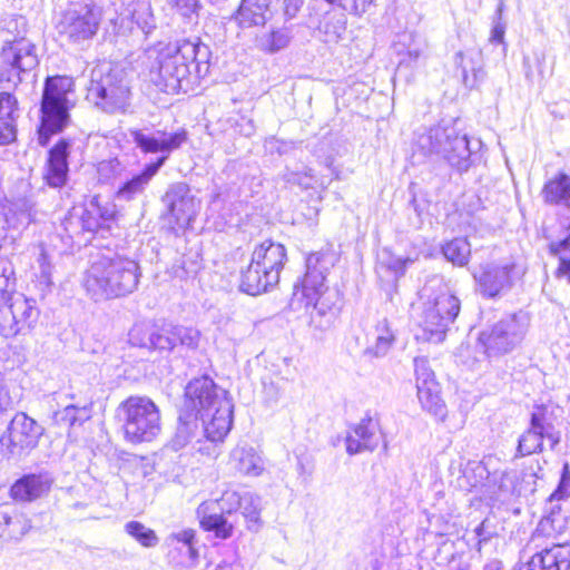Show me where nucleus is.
<instances>
[{"label":"nucleus","mask_w":570,"mask_h":570,"mask_svg":"<svg viewBox=\"0 0 570 570\" xmlns=\"http://www.w3.org/2000/svg\"><path fill=\"white\" fill-rule=\"evenodd\" d=\"M179 424L173 446L181 448L202 428L212 442L222 441L230 431L233 404L226 391L207 376L188 383L179 413Z\"/></svg>","instance_id":"1"},{"label":"nucleus","mask_w":570,"mask_h":570,"mask_svg":"<svg viewBox=\"0 0 570 570\" xmlns=\"http://www.w3.org/2000/svg\"><path fill=\"white\" fill-rule=\"evenodd\" d=\"M140 275L136 261L120 255L102 256L85 272L82 285L95 302H101L132 293Z\"/></svg>","instance_id":"2"},{"label":"nucleus","mask_w":570,"mask_h":570,"mask_svg":"<svg viewBox=\"0 0 570 570\" xmlns=\"http://www.w3.org/2000/svg\"><path fill=\"white\" fill-rule=\"evenodd\" d=\"M209 49L198 38L168 45L158 57L157 86L166 92H177L193 72L200 77L208 70Z\"/></svg>","instance_id":"3"},{"label":"nucleus","mask_w":570,"mask_h":570,"mask_svg":"<svg viewBox=\"0 0 570 570\" xmlns=\"http://www.w3.org/2000/svg\"><path fill=\"white\" fill-rule=\"evenodd\" d=\"M422 297L424 301L417 316L421 332L416 337L431 343H442L460 313V299L441 282L436 288L426 285Z\"/></svg>","instance_id":"4"},{"label":"nucleus","mask_w":570,"mask_h":570,"mask_svg":"<svg viewBox=\"0 0 570 570\" xmlns=\"http://www.w3.org/2000/svg\"><path fill=\"white\" fill-rule=\"evenodd\" d=\"M336 262V253L330 247L308 254L304 277L293 287L292 307L313 306L320 314L326 313L330 307L322 299L327 289L325 281Z\"/></svg>","instance_id":"5"},{"label":"nucleus","mask_w":570,"mask_h":570,"mask_svg":"<svg viewBox=\"0 0 570 570\" xmlns=\"http://www.w3.org/2000/svg\"><path fill=\"white\" fill-rule=\"evenodd\" d=\"M0 266V335L13 337L30 331L37 323L39 311L36 302L16 292V282Z\"/></svg>","instance_id":"6"},{"label":"nucleus","mask_w":570,"mask_h":570,"mask_svg":"<svg viewBox=\"0 0 570 570\" xmlns=\"http://www.w3.org/2000/svg\"><path fill=\"white\" fill-rule=\"evenodd\" d=\"M73 91V81L69 77H48L45 81L41 99V124L38 142L47 146L50 136L58 134L69 122V110L73 107L69 95Z\"/></svg>","instance_id":"7"},{"label":"nucleus","mask_w":570,"mask_h":570,"mask_svg":"<svg viewBox=\"0 0 570 570\" xmlns=\"http://www.w3.org/2000/svg\"><path fill=\"white\" fill-rule=\"evenodd\" d=\"M417 146L424 154L441 156L460 171H466L471 166L470 140L454 124L442 121L431 127L417 137Z\"/></svg>","instance_id":"8"},{"label":"nucleus","mask_w":570,"mask_h":570,"mask_svg":"<svg viewBox=\"0 0 570 570\" xmlns=\"http://www.w3.org/2000/svg\"><path fill=\"white\" fill-rule=\"evenodd\" d=\"M130 90L124 71L102 62L91 70L87 99L106 112L126 111Z\"/></svg>","instance_id":"9"},{"label":"nucleus","mask_w":570,"mask_h":570,"mask_svg":"<svg viewBox=\"0 0 570 570\" xmlns=\"http://www.w3.org/2000/svg\"><path fill=\"white\" fill-rule=\"evenodd\" d=\"M102 9L91 0L70 2L58 16L57 32L73 46L90 42L98 33Z\"/></svg>","instance_id":"10"},{"label":"nucleus","mask_w":570,"mask_h":570,"mask_svg":"<svg viewBox=\"0 0 570 570\" xmlns=\"http://www.w3.org/2000/svg\"><path fill=\"white\" fill-rule=\"evenodd\" d=\"M125 439L131 443L153 441L161 430L158 406L147 396H129L119 405Z\"/></svg>","instance_id":"11"},{"label":"nucleus","mask_w":570,"mask_h":570,"mask_svg":"<svg viewBox=\"0 0 570 570\" xmlns=\"http://www.w3.org/2000/svg\"><path fill=\"white\" fill-rule=\"evenodd\" d=\"M530 326V316L519 311L497 322L490 330L482 331L479 344L489 357L513 351L524 338Z\"/></svg>","instance_id":"12"},{"label":"nucleus","mask_w":570,"mask_h":570,"mask_svg":"<svg viewBox=\"0 0 570 570\" xmlns=\"http://www.w3.org/2000/svg\"><path fill=\"white\" fill-rule=\"evenodd\" d=\"M43 428L26 413H17L0 436V452L4 460H17L35 449Z\"/></svg>","instance_id":"13"},{"label":"nucleus","mask_w":570,"mask_h":570,"mask_svg":"<svg viewBox=\"0 0 570 570\" xmlns=\"http://www.w3.org/2000/svg\"><path fill=\"white\" fill-rule=\"evenodd\" d=\"M39 63L36 46L21 37L6 41L0 52V82L17 86Z\"/></svg>","instance_id":"14"},{"label":"nucleus","mask_w":570,"mask_h":570,"mask_svg":"<svg viewBox=\"0 0 570 570\" xmlns=\"http://www.w3.org/2000/svg\"><path fill=\"white\" fill-rule=\"evenodd\" d=\"M523 274L522 268L512 259L481 264L473 276L484 297H495L508 292Z\"/></svg>","instance_id":"15"},{"label":"nucleus","mask_w":570,"mask_h":570,"mask_svg":"<svg viewBox=\"0 0 570 570\" xmlns=\"http://www.w3.org/2000/svg\"><path fill=\"white\" fill-rule=\"evenodd\" d=\"M417 399L423 407L434 416H445V404L441 399L440 385L435 380L429 360L424 356L414 358Z\"/></svg>","instance_id":"16"},{"label":"nucleus","mask_w":570,"mask_h":570,"mask_svg":"<svg viewBox=\"0 0 570 570\" xmlns=\"http://www.w3.org/2000/svg\"><path fill=\"white\" fill-rule=\"evenodd\" d=\"M196 531L183 529L166 537L163 548L168 563L176 569H194L198 564Z\"/></svg>","instance_id":"17"},{"label":"nucleus","mask_w":570,"mask_h":570,"mask_svg":"<svg viewBox=\"0 0 570 570\" xmlns=\"http://www.w3.org/2000/svg\"><path fill=\"white\" fill-rule=\"evenodd\" d=\"M383 443V434L379 420L366 413L357 424L353 425L345 439L348 454L373 452Z\"/></svg>","instance_id":"18"},{"label":"nucleus","mask_w":570,"mask_h":570,"mask_svg":"<svg viewBox=\"0 0 570 570\" xmlns=\"http://www.w3.org/2000/svg\"><path fill=\"white\" fill-rule=\"evenodd\" d=\"M170 219L178 227H185L195 217L197 202L185 183L171 185L163 198Z\"/></svg>","instance_id":"19"},{"label":"nucleus","mask_w":570,"mask_h":570,"mask_svg":"<svg viewBox=\"0 0 570 570\" xmlns=\"http://www.w3.org/2000/svg\"><path fill=\"white\" fill-rule=\"evenodd\" d=\"M128 132L135 145L142 153H161L163 156L167 157L173 150L178 149L187 138L186 132L184 130L167 134L163 130L146 132L145 130L132 128L129 129Z\"/></svg>","instance_id":"20"},{"label":"nucleus","mask_w":570,"mask_h":570,"mask_svg":"<svg viewBox=\"0 0 570 570\" xmlns=\"http://www.w3.org/2000/svg\"><path fill=\"white\" fill-rule=\"evenodd\" d=\"M252 261L267 272L271 281L279 282V274L286 261V249L279 243L265 240L255 248Z\"/></svg>","instance_id":"21"},{"label":"nucleus","mask_w":570,"mask_h":570,"mask_svg":"<svg viewBox=\"0 0 570 570\" xmlns=\"http://www.w3.org/2000/svg\"><path fill=\"white\" fill-rule=\"evenodd\" d=\"M70 146L71 141L62 138L49 150L45 179L51 187H61L67 181Z\"/></svg>","instance_id":"22"},{"label":"nucleus","mask_w":570,"mask_h":570,"mask_svg":"<svg viewBox=\"0 0 570 570\" xmlns=\"http://www.w3.org/2000/svg\"><path fill=\"white\" fill-rule=\"evenodd\" d=\"M52 482L48 473L27 474L11 485L10 495L16 501L31 502L49 492Z\"/></svg>","instance_id":"23"},{"label":"nucleus","mask_w":570,"mask_h":570,"mask_svg":"<svg viewBox=\"0 0 570 570\" xmlns=\"http://www.w3.org/2000/svg\"><path fill=\"white\" fill-rule=\"evenodd\" d=\"M166 160L167 156H160L156 161L147 164L141 173L122 183L115 194L116 199L130 202L140 196Z\"/></svg>","instance_id":"24"},{"label":"nucleus","mask_w":570,"mask_h":570,"mask_svg":"<svg viewBox=\"0 0 570 570\" xmlns=\"http://www.w3.org/2000/svg\"><path fill=\"white\" fill-rule=\"evenodd\" d=\"M196 515L203 530L214 532L216 538L228 539L233 535L234 525L226 519L225 514L217 511L215 501H203Z\"/></svg>","instance_id":"25"},{"label":"nucleus","mask_w":570,"mask_h":570,"mask_svg":"<svg viewBox=\"0 0 570 570\" xmlns=\"http://www.w3.org/2000/svg\"><path fill=\"white\" fill-rule=\"evenodd\" d=\"M570 544H553L533 554L527 570H569Z\"/></svg>","instance_id":"26"},{"label":"nucleus","mask_w":570,"mask_h":570,"mask_svg":"<svg viewBox=\"0 0 570 570\" xmlns=\"http://www.w3.org/2000/svg\"><path fill=\"white\" fill-rule=\"evenodd\" d=\"M560 407L553 404L537 405L531 414V425L546 435L551 450L560 442V432L556 429Z\"/></svg>","instance_id":"27"},{"label":"nucleus","mask_w":570,"mask_h":570,"mask_svg":"<svg viewBox=\"0 0 570 570\" xmlns=\"http://www.w3.org/2000/svg\"><path fill=\"white\" fill-rule=\"evenodd\" d=\"M273 0H243L235 16L242 28L264 24L269 19Z\"/></svg>","instance_id":"28"},{"label":"nucleus","mask_w":570,"mask_h":570,"mask_svg":"<svg viewBox=\"0 0 570 570\" xmlns=\"http://www.w3.org/2000/svg\"><path fill=\"white\" fill-rule=\"evenodd\" d=\"M18 101L9 92H0V145H8L16 139V118Z\"/></svg>","instance_id":"29"},{"label":"nucleus","mask_w":570,"mask_h":570,"mask_svg":"<svg viewBox=\"0 0 570 570\" xmlns=\"http://www.w3.org/2000/svg\"><path fill=\"white\" fill-rule=\"evenodd\" d=\"M30 529V520L23 514H11L7 507H0V539L7 542L20 541Z\"/></svg>","instance_id":"30"},{"label":"nucleus","mask_w":570,"mask_h":570,"mask_svg":"<svg viewBox=\"0 0 570 570\" xmlns=\"http://www.w3.org/2000/svg\"><path fill=\"white\" fill-rule=\"evenodd\" d=\"M278 284V281H271L267 272L253 261L242 273L240 289L249 295H258L267 292Z\"/></svg>","instance_id":"31"},{"label":"nucleus","mask_w":570,"mask_h":570,"mask_svg":"<svg viewBox=\"0 0 570 570\" xmlns=\"http://www.w3.org/2000/svg\"><path fill=\"white\" fill-rule=\"evenodd\" d=\"M293 39L288 27H273L256 37V47L266 53H276L287 48Z\"/></svg>","instance_id":"32"},{"label":"nucleus","mask_w":570,"mask_h":570,"mask_svg":"<svg viewBox=\"0 0 570 570\" xmlns=\"http://www.w3.org/2000/svg\"><path fill=\"white\" fill-rule=\"evenodd\" d=\"M395 342V330L387 318L377 322L374 328V343L365 351L375 357H382L387 354Z\"/></svg>","instance_id":"33"},{"label":"nucleus","mask_w":570,"mask_h":570,"mask_svg":"<svg viewBox=\"0 0 570 570\" xmlns=\"http://www.w3.org/2000/svg\"><path fill=\"white\" fill-rule=\"evenodd\" d=\"M245 519L249 531L257 532L263 527L261 512L263 510L262 498L252 492H243L238 509Z\"/></svg>","instance_id":"34"},{"label":"nucleus","mask_w":570,"mask_h":570,"mask_svg":"<svg viewBox=\"0 0 570 570\" xmlns=\"http://www.w3.org/2000/svg\"><path fill=\"white\" fill-rule=\"evenodd\" d=\"M475 58L476 53L470 51H459L454 57V63L458 69H461L462 82L466 88L475 87L482 76V68Z\"/></svg>","instance_id":"35"},{"label":"nucleus","mask_w":570,"mask_h":570,"mask_svg":"<svg viewBox=\"0 0 570 570\" xmlns=\"http://www.w3.org/2000/svg\"><path fill=\"white\" fill-rule=\"evenodd\" d=\"M546 202L551 204H563L570 208V177L560 174L554 179L549 180L543 188Z\"/></svg>","instance_id":"36"},{"label":"nucleus","mask_w":570,"mask_h":570,"mask_svg":"<svg viewBox=\"0 0 570 570\" xmlns=\"http://www.w3.org/2000/svg\"><path fill=\"white\" fill-rule=\"evenodd\" d=\"M126 11L144 33L148 35L156 28V20L149 0L131 1Z\"/></svg>","instance_id":"37"},{"label":"nucleus","mask_w":570,"mask_h":570,"mask_svg":"<svg viewBox=\"0 0 570 570\" xmlns=\"http://www.w3.org/2000/svg\"><path fill=\"white\" fill-rule=\"evenodd\" d=\"M442 254L446 261L456 266L468 265L471 256V244L466 238H453L442 246Z\"/></svg>","instance_id":"38"},{"label":"nucleus","mask_w":570,"mask_h":570,"mask_svg":"<svg viewBox=\"0 0 570 570\" xmlns=\"http://www.w3.org/2000/svg\"><path fill=\"white\" fill-rule=\"evenodd\" d=\"M90 404H68L53 413V422L58 425L72 426L90 417Z\"/></svg>","instance_id":"39"},{"label":"nucleus","mask_w":570,"mask_h":570,"mask_svg":"<svg viewBox=\"0 0 570 570\" xmlns=\"http://www.w3.org/2000/svg\"><path fill=\"white\" fill-rule=\"evenodd\" d=\"M125 531L145 548H154L159 539L156 532L139 521H129L125 524Z\"/></svg>","instance_id":"40"},{"label":"nucleus","mask_w":570,"mask_h":570,"mask_svg":"<svg viewBox=\"0 0 570 570\" xmlns=\"http://www.w3.org/2000/svg\"><path fill=\"white\" fill-rule=\"evenodd\" d=\"M570 498V470L569 465H563L560 480L556 490L549 497L550 513L556 514L561 511L560 502Z\"/></svg>","instance_id":"41"},{"label":"nucleus","mask_w":570,"mask_h":570,"mask_svg":"<svg viewBox=\"0 0 570 570\" xmlns=\"http://www.w3.org/2000/svg\"><path fill=\"white\" fill-rule=\"evenodd\" d=\"M175 326L165 325L161 327L155 326L153 334L151 350L161 352H170L176 346Z\"/></svg>","instance_id":"42"},{"label":"nucleus","mask_w":570,"mask_h":570,"mask_svg":"<svg viewBox=\"0 0 570 570\" xmlns=\"http://www.w3.org/2000/svg\"><path fill=\"white\" fill-rule=\"evenodd\" d=\"M281 177L286 184L298 186L301 189L312 188L316 181L311 168H304L302 171L286 168Z\"/></svg>","instance_id":"43"},{"label":"nucleus","mask_w":570,"mask_h":570,"mask_svg":"<svg viewBox=\"0 0 570 570\" xmlns=\"http://www.w3.org/2000/svg\"><path fill=\"white\" fill-rule=\"evenodd\" d=\"M243 493H239L233 489H225L222 491L219 498H212L208 501H215L217 503V511L224 514H232L238 511Z\"/></svg>","instance_id":"44"},{"label":"nucleus","mask_w":570,"mask_h":570,"mask_svg":"<svg viewBox=\"0 0 570 570\" xmlns=\"http://www.w3.org/2000/svg\"><path fill=\"white\" fill-rule=\"evenodd\" d=\"M414 261H415V258L397 257V256L392 255L387 250H383L382 255L379 258V265L382 267H386L394 274L395 278H399L404 275L407 266L410 264L414 263Z\"/></svg>","instance_id":"45"},{"label":"nucleus","mask_w":570,"mask_h":570,"mask_svg":"<svg viewBox=\"0 0 570 570\" xmlns=\"http://www.w3.org/2000/svg\"><path fill=\"white\" fill-rule=\"evenodd\" d=\"M98 213V198L94 197L89 205L85 209H82L81 214L77 217L83 230L96 232L101 227Z\"/></svg>","instance_id":"46"},{"label":"nucleus","mask_w":570,"mask_h":570,"mask_svg":"<svg viewBox=\"0 0 570 570\" xmlns=\"http://www.w3.org/2000/svg\"><path fill=\"white\" fill-rule=\"evenodd\" d=\"M154 327L155 325L136 324L128 333L129 343L132 346L151 350Z\"/></svg>","instance_id":"47"},{"label":"nucleus","mask_w":570,"mask_h":570,"mask_svg":"<svg viewBox=\"0 0 570 570\" xmlns=\"http://www.w3.org/2000/svg\"><path fill=\"white\" fill-rule=\"evenodd\" d=\"M544 439L546 435L530 426V429L520 438L518 451L521 455L534 453L537 450L542 449V441Z\"/></svg>","instance_id":"48"},{"label":"nucleus","mask_w":570,"mask_h":570,"mask_svg":"<svg viewBox=\"0 0 570 570\" xmlns=\"http://www.w3.org/2000/svg\"><path fill=\"white\" fill-rule=\"evenodd\" d=\"M232 460L236 463H256L262 460L258 446L240 443L232 451Z\"/></svg>","instance_id":"49"},{"label":"nucleus","mask_w":570,"mask_h":570,"mask_svg":"<svg viewBox=\"0 0 570 570\" xmlns=\"http://www.w3.org/2000/svg\"><path fill=\"white\" fill-rule=\"evenodd\" d=\"M175 326L176 345L180 344L188 348L195 350L198 347L200 341V332L194 327H185L179 325Z\"/></svg>","instance_id":"50"},{"label":"nucleus","mask_w":570,"mask_h":570,"mask_svg":"<svg viewBox=\"0 0 570 570\" xmlns=\"http://www.w3.org/2000/svg\"><path fill=\"white\" fill-rule=\"evenodd\" d=\"M320 30L324 33L325 42H337L345 30L344 21L328 18L321 23Z\"/></svg>","instance_id":"51"},{"label":"nucleus","mask_w":570,"mask_h":570,"mask_svg":"<svg viewBox=\"0 0 570 570\" xmlns=\"http://www.w3.org/2000/svg\"><path fill=\"white\" fill-rule=\"evenodd\" d=\"M167 3L190 22L197 17L200 8L199 0H167Z\"/></svg>","instance_id":"52"},{"label":"nucleus","mask_w":570,"mask_h":570,"mask_svg":"<svg viewBox=\"0 0 570 570\" xmlns=\"http://www.w3.org/2000/svg\"><path fill=\"white\" fill-rule=\"evenodd\" d=\"M125 170V165L118 158L102 160L98 165V173L105 179L121 177Z\"/></svg>","instance_id":"53"},{"label":"nucleus","mask_w":570,"mask_h":570,"mask_svg":"<svg viewBox=\"0 0 570 570\" xmlns=\"http://www.w3.org/2000/svg\"><path fill=\"white\" fill-rule=\"evenodd\" d=\"M14 206L17 210L26 215L29 222L36 220L39 213V203L33 195L20 198Z\"/></svg>","instance_id":"54"},{"label":"nucleus","mask_w":570,"mask_h":570,"mask_svg":"<svg viewBox=\"0 0 570 570\" xmlns=\"http://www.w3.org/2000/svg\"><path fill=\"white\" fill-rule=\"evenodd\" d=\"M38 264L40 267L41 278L45 279L47 284H50L51 266H50L47 253L43 247H41V250H40V254L38 257Z\"/></svg>","instance_id":"55"},{"label":"nucleus","mask_w":570,"mask_h":570,"mask_svg":"<svg viewBox=\"0 0 570 570\" xmlns=\"http://www.w3.org/2000/svg\"><path fill=\"white\" fill-rule=\"evenodd\" d=\"M331 4H337L344 9L358 10L360 7L362 9L365 4L371 3L373 0H325Z\"/></svg>","instance_id":"56"},{"label":"nucleus","mask_w":570,"mask_h":570,"mask_svg":"<svg viewBox=\"0 0 570 570\" xmlns=\"http://www.w3.org/2000/svg\"><path fill=\"white\" fill-rule=\"evenodd\" d=\"M505 26L498 21L492 30L490 36V41L494 43H502L504 39Z\"/></svg>","instance_id":"57"},{"label":"nucleus","mask_w":570,"mask_h":570,"mask_svg":"<svg viewBox=\"0 0 570 570\" xmlns=\"http://www.w3.org/2000/svg\"><path fill=\"white\" fill-rule=\"evenodd\" d=\"M303 4L302 0H284V12L288 18H294Z\"/></svg>","instance_id":"58"},{"label":"nucleus","mask_w":570,"mask_h":570,"mask_svg":"<svg viewBox=\"0 0 570 570\" xmlns=\"http://www.w3.org/2000/svg\"><path fill=\"white\" fill-rule=\"evenodd\" d=\"M11 397L8 391L3 387L2 382L0 381V413L11 407Z\"/></svg>","instance_id":"59"},{"label":"nucleus","mask_w":570,"mask_h":570,"mask_svg":"<svg viewBox=\"0 0 570 570\" xmlns=\"http://www.w3.org/2000/svg\"><path fill=\"white\" fill-rule=\"evenodd\" d=\"M98 217L100 218V225L102 226L104 223L110 220L114 217V209L107 207L105 208L99 205Z\"/></svg>","instance_id":"60"},{"label":"nucleus","mask_w":570,"mask_h":570,"mask_svg":"<svg viewBox=\"0 0 570 570\" xmlns=\"http://www.w3.org/2000/svg\"><path fill=\"white\" fill-rule=\"evenodd\" d=\"M482 570H502V562L497 559L490 560L483 566Z\"/></svg>","instance_id":"61"},{"label":"nucleus","mask_w":570,"mask_h":570,"mask_svg":"<svg viewBox=\"0 0 570 570\" xmlns=\"http://www.w3.org/2000/svg\"><path fill=\"white\" fill-rule=\"evenodd\" d=\"M215 570H240V567L237 563L222 562L216 567Z\"/></svg>","instance_id":"62"},{"label":"nucleus","mask_w":570,"mask_h":570,"mask_svg":"<svg viewBox=\"0 0 570 570\" xmlns=\"http://www.w3.org/2000/svg\"><path fill=\"white\" fill-rule=\"evenodd\" d=\"M535 59H537V70L540 75L543 73V62H544V56L541 55H535Z\"/></svg>","instance_id":"63"},{"label":"nucleus","mask_w":570,"mask_h":570,"mask_svg":"<svg viewBox=\"0 0 570 570\" xmlns=\"http://www.w3.org/2000/svg\"><path fill=\"white\" fill-rule=\"evenodd\" d=\"M524 68H525V76L528 78L532 77L533 70H532V67L530 65V58H528V57L524 58Z\"/></svg>","instance_id":"64"}]
</instances>
